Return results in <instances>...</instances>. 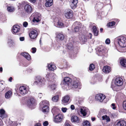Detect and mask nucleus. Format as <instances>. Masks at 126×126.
<instances>
[{
  "label": "nucleus",
  "instance_id": "f257e3e1",
  "mask_svg": "<svg viewBox=\"0 0 126 126\" xmlns=\"http://www.w3.org/2000/svg\"><path fill=\"white\" fill-rule=\"evenodd\" d=\"M123 83V79L121 78L117 77L115 79L114 83L115 85H112V87L113 90L117 91L118 90V87L122 85Z\"/></svg>",
  "mask_w": 126,
  "mask_h": 126
},
{
  "label": "nucleus",
  "instance_id": "f03ea898",
  "mask_svg": "<svg viewBox=\"0 0 126 126\" xmlns=\"http://www.w3.org/2000/svg\"><path fill=\"white\" fill-rule=\"evenodd\" d=\"M40 104L44 106L42 109V111L43 112H48L49 102L48 101L44 100L41 102Z\"/></svg>",
  "mask_w": 126,
  "mask_h": 126
},
{
  "label": "nucleus",
  "instance_id": "7ed1b4c3",
  "mask_svg": "<svg viewBox=\"0 0 126 126\" xmlns=\"http://www.w3.org/2000/svg\"><path fill=\"white\" fill-rule=\"evenodd\" d=\"M63 116V115L61 114H58L53 117V121L56 123H60L62 121Z\"/></svg>",
  "mask_w": 126,
  "mask_h": 126
},
{
  "label": "nucleus",
  "instance_id": "20e7f679",
  "mask_svg": "<svg viewBox=\"0 0 126 126\" xmlns=\"http://www.w3.org/2000/svg\"><path fill=\"white\" fill-rule=\"evenodd\" d=\"M35 81L34 82V85H37V84H41L42 83L44 84L46 81L45 80L44 78L40 76H38L36 77Z\"/></svg>",
  "mask_w": 126,
  "mask_h": 126
},
{
  "label": "nucleus",
  "instance_id": "39448f33",
  "mask_svg": "<svg viewBox=\"0 0 126 126\" xmlns=\"http://www.w3.org/2000/svg\"><path fill=\"white\" fill-rule=\"evenodd\" d=\"M54 23L55 26L57 27L61 28L64 26L61 20L58 18H56L54 19Z\"/></svg>",
  "mask_w": 126,
  "mask_h": 126
},
{
  "label": "nucleus",
  "instance_id": "423d86ee",
  "mask_svg": "<svg viewBox=\"0 0 126 126\" xmlns=\"http://www.w3.org/2000/svg\"><path fill=\"white\" fill-rule=\"evenodd\" d=\"M64 15L67 18H71L73 16V13L72 11L70 9H67L65 10Z\"/></svg>",
  "mask_w": 126,
  "mask_h": 126
},
{
  "label": "nucleus",
  "instance_id": "0eeeda50",
  "mask_svg": "<svg viewBox=\"0 0 126 126\" xmlns=\"http://www.w3.org/2000/svg\"><path fill=\"white\" fill-rule=\"evenodd\" d=\"M106 97V96L104 94L101 93L96 94L95 97V99L100 102H102Z\"/></svg>",
  "mask_w": 126,
  "mask_h": 126
},
{
  "label": "nucleus",
  "instance_id": "6e6552de",
  "mask_svg": "<svg viewBox=\"0 0 126 126\" xmlns=\"http://www.w3.org/2000/svg\"><path fill=\"white\" fill-rule=\"evenodd\" d=\"M19 91L21 94L22 95H24L28 92V89L27 87L23 86L19 87Z\"/></svg>",
  "mask_w": 126,
  "mask_h": 126
},
{
  "label": "nucleus",
  "instance_id": "1a4fd4ad",
  "mask_svg": "<svg viewBox=\"0 0 126 126\" xmlns=\"http://www.w3.org/2000/svg\"><path fill=\"white\" fill-rule=\"evenodd\" d=\"M118 43L119 45L121 47H125L126 46V39L125 38L121 37L118 39Z\"/></svg>",
  "mask_w": 126,
  "mask_h": 126
},
{
  "label": "nucleus",
  "instance_id": "9d476101",
  "mask_svg": "<svg viewBox=\"0 0 126 126\" xmlns=\"http://www.w3.org/2000/svg\"><path fill=\"white\" fill-rule=\"evenodd\" d=\"M33 17V21L34 22H38L40 21L41 15L40 14L36 13L33 14L32 15Z\"/></svg>",
  "mask_w": 126,
  "mask_h": 126
},
{
  "label": "nucleus",
  "instance_id": "9b49d317",
  "mask_svg": "<svg viewBox=\"0 0 126 126\" xmlns=\"http://www.w3.org/2000/svg\"><path fill=\"white\" fill-rule=\"evenodd\" d=\"M20 31V27L18 25H16L13 26L12 29V32L13 34H18Z\"/></svg>",
  "mask_w": 126,
  "mask_h": 126
},
{
  "label": "nucleus",
  "instance_id": "f8f14e48",
  "mask_svg": "<svg viewBox=\"0 0 126 126\" xmlns=\"http://www.w3.org/2000/svg\"><path fill=\"white\" fill-rule=\"evenodd\" d=\"M80 111L83 116H85L87 113H89V110L85 107H83L80 108Z\"/></svg>",
  "mask_w": 126,
  "mask_h": 126
},
{
  "label": "nucleus",
  "instance_id": "ddd939ff",
  "mask_svg": "<svg viewBox=\"0 0 126 126\" xmlns=\"http://www.w3.org/2000/svg\"><path fill=\"white\" fill-rule=\"evenodd\" d=\"M81 24L79 22H75L73 25V26H74V31L75 32L79 31L81 28Z\"/></svg>",
  "mask_w": 126,
  "mask_h": 126
},
{
  "label": "nucleus",
  "instance_id": "4468645a",
  "mask_svg": "<svg viewBox=\"0 0 126 126\" xmlns=\"http://www.w3.org/2000/svg\"><path fill=\"white\" fill-rule=\"evenodd\" d=\"M29 35L31 38L35 39L37 36V32L35 30H33L30 32Z\"/></svg>",
  "mask_w": 126,
  "mask_h": 126
},
{
  "label": "nucleus",
  "instance_id": "2eb2a0df",
  "mask_svg": "<svg viewBox=\"0 0 126 126\" xmlns=\"http://www.w3.org/2000/svg\"><path fill=\"white\" fill-rule=\"evenodd\" d=\"M24 8L26 12L28 14H30L32 12V8L30 5L28 4L24 6Z\"/></svg>",
  "mask_w": 126,
  "mask_h": 126
},
{
  "label": "nucleus",
  "instance_id": "dca6fc26",
  "mask_svg": "<svg viewBox=\"0 0 126 126\" xmlns=\"http://www.w3.org/2000/svg\"><path fill=\"white\" fill-rule=\"evenodd\" d=\"M70 99V97L68 95H66L63 97L62 103L63 104H67L69 103Z\"/></svg>",
  "mask_w": 126,
  "mask_h": 126
},
{
  "label": "nucleus",
  "instance_id": "f3484780",
  "mask_svg": "<svg viewBox=\"0 0 126 126\" xmlns=\"http://www.w3.org/2000/svg\"><path fill=\"white\" fill-rule=\"evenodd\" d=\"M80 86V83L78 80H74L71 84L70 86L73 88H76Z\"/></svg>",
  "mask_w": 126,
  "mask_h": 126
},
{
  "label": "nucleus",
  "instance_id": "a211bd4d",
  "mask_svg": "<svg viewBox=\"0 0 126 126\" xmlns=\"http://www.w3.org/2000/svg\"><path fill=\"white\" fill-rule=\"evenodd\" d=\"M78 2L77 0H70V5L71 8L74 9L76 8Z\"/></svg>",
  "mask_w": 126,
  "mask_h": 126
},
{
  "label": "nucleus",
  "instance_id": "6ab92c4d",
  "mask_svg": "<svg viewBox=\"0 0 126 126\" xmlns=\"http://www.w3.org/2000/svg\"><path fill=\"white\" fill-rule=\"evenodd\" d=\"M71 81V79L67 77H65L63 79V83L64 84L69 85L70 84Z\"/></svg>",
  "mask_w": 126,
  "mask_h": 126
},
{
  "label": "nucleus",
  "instance_id": "aec40b11",
  "mask_svg": "<svg viewBox=\"0 0 126 126\" xmlns=\"http://www.w3.org/2000/svg\"><path fill=\"white\" fill-rule=\"evenodd\" d=\"M64 37V36L63 34L60 33L57 35L56 39L58 42H60L63 40Z\"/></svg>",
  "mask_w": 126,
  "mask_h": 126
},
{
  "label": "nucleus",
  "instance_id": "412c9836",
  "mask_svg": "<svg viewBox=\"0 0 126 126\" xmlns=\"http://www.w3.org/2000/svg\"><path fill=\"white\" fill-rule=\"evenodd\" d=\"M71 121L72 122H73L75 123H78L79 122V119L78 117L74 115L73 116L71 117Z\"/></svg>",
  "mask_w": 126,
  "mask_h": 126
},
{
  "label": "nucleus",
  "instance_id": "4be33fe9",
  "mask_svg": "<svg viewBox=\"0 0 126 126\" xmlns=\"http://www.w3.org/2000/svg\"><path fill=\"white\" fill-rule=\"evenodd\" d=\"M97 50L98 53L100 55L104 52L103 47L102 46H100L97 48Z\"/></svg>",
  "mask_w": 126,
  "mask_h": 126
},
{
  "label": "nucleus",
  "instance_id": "5701e85b",
  "mask_svg": "<svg viewBox=\"0 0 126 126\" xmlns=\"http://www.w3.org/2000/svg\"><path fill=\"white\" fill-rule=\"evenodd\" d=\"M103 70L105 73H108L110 71L111 68L110 67L106 66L104 67Z\"/></svg>",
  "mask_w": 126,
  "mask_h": 126
},
{
  "label": "nucleus",
  "instance_id": "b1692460",
  "mask_svg": "<svg viewBox=\"0 0 126 126\" xmlns=\"http://www.w3.org/2000/svg\"><path fill=\"white\" fill-rule=\"evenodd\" d=\"M21 55L28 60H30L31 59V56L27 53L22 52L21 53Z\"/></svg>",
  "mask_w": 126,
  "mask_h": 126
},
{
  "label": "nucleus",
  "instance_id": "393cba45",
  "mask_svg": "<svg viewBox=\"0 0 126 126\" xmlns=\"http://www.w3.org/2000/svg\"><path fill=\"white\" fill-rule=\"evenodd\" d=\"M117 126H126V122L124 120H121L118 122Z\"/></svg>",
  "mask_w": 126,
  "mask_h": 126
},
{
  "label": "nucleus",
  "instance_id": "a878e982",
  "mask_svg": "<svg viewBox=\"0 0 126 126\" xmlns=\"http://www.w3.org/2000/svg\"><path fill=\"white\" fill-rule=\"evenodd\" d=\"M49 85L48 87L49 88L52 90L54 89H55L56 86L54 82H49Z\"/></svg>",
  "mask_w": 126,
  "mask_h": 126
},
{
  "label": "nucleus",
  "instance_id": "bb28decb",
  "mask_svg": "<svg viewBox=\"0 0 126 126\" xmlns=\"http://www.w3.org/2000/svg\"><path fill=\"white\" fill-rule=\"evenodd\" d=\"M53 4V0H47L45 4L46 7H50Z\"/></svg>",
  "mask_w": 126,
  "mask_h": 126
},
{
  "label": "nucleus",
  "instance_id": "cd10ccee",
  "mask_svg": "<svg viewBox=\"0 0 126 126\" xmlns=\"http://www.w3.org/2000/svg\"><path fill=\"white\" fill-rule=\"evenodd\" d=\"M48 68L50 70L53 71L56 69V66L51 64H49L48 65Z\"/></svg>",
  "mask_w": 126,
  "mask_h": 126
},
{
  "label": "nucleus",
  "instance_id": "c85d7f7f",
  "mask_svg": "<svg viewBox=\"0 0 126 126\" xmlns=\"http://www.w3.org/2000/svg\"><path fill=\"white\" fill-rule=\"evenodd\" d=\"M12 93L11 91H7L5 94V98L8 99L10 98L12 95Z\"/></svg>",
  "mask_w": 126,
  "mask_h": 126
},
{
  "label": "nucleus",
  "instance_id": "c756f323",
  "mask_svg": "<svg viewBox=\"0 0 126 126\" xmlns=\"http://www.w3.org/2000/svg\"><path fill=\"white\" fill-rule=\"evenodd\" d=\"M93 32L94 34V35L95 36H97L98 35V31L97 30L96 27L94 26L93 27Z\"/></svg>",
  "mask_w": 126,
  "mask_h": 126
},
{
  "label": "nucleus",
  "instance_id": "7c9ffc66",
  "mask_svg": "<svg viewBox=\"0 0 126 126\" xmlns=\"http://www.w3.org/2000/svg\"><path fill=\"white\" fill-rule=\"evenodd\" d=\"M34 102V99L33 98H31L29 99L28 101L27 104L28 105L30 106L32 105Z\"/></svg>",
  "mask_w": 126,
  "mask_h": 126
},
{
  "label": "nucleus",
  "instance_id": "2f4dec72",
  "mask_svg": "<svg viewBox=\"0 0 126 126\" xmlns=\"http://www.w3.org/2000/svg\"><path fill=\"white\" fill-rule=\"evenodd\" d=\"M59 96L58 95H56L52 97L51 100L53 102H57L59 99Z\"/></svg>",
  "mask_w": 126,
  "mask_h": 126
},
{
  "label": "nucleus",
  "instance_id": "473e14b6",
  "mask_svg": "<svg viewBox=\"0 0 126 126\" xmlns=\"http://www.w3.org/2000/svg\"><path fill=\"white\" fill-rule=\"evenodd\" d=\"M106 112V110L104 109H101L99 111L98 114V115H99L100 117L103 114H105Z\"/></svg>",
  "mask_w": 126,
  "mask_h": 126
},
{
  "label": "nucleus",
  "instance_id": "72a5a7b5",
  "mask_svg": "<svg viewBox=\"0 0 126 126\" xmlns=\"http://www.w3.org/2000/svg\"><path fill=\"white\" fill-rule=\"evenodd\" d=\"M120 63L121 65L124 66H126V60L123 59L121 60Z\"/></svg>",
  "mask_w": 126,
  "mask_h": 126
},
{
  "label": "nucleus",
  "instance_id": "f704fd0d",
  "mask_svg": "<svg viewBox=\"0 0 126 126\" xmlns=\"http://www.w3.org/2000/svg\"><path fill=\"white\" fill-rule=\"evenodd\" d=\"M102 120H106L108 122H109L110 120L109 117L106 115H103L102 117Z\"/></svg>",
  "mask_w": 126,
  "mask_h": 126
},
{
  "label": "nucleus",
  "instance_id": "c9c22d12",
  "mask_svg": "<svg viewBox=\"0 0 126 126\" xmlns=\"http://www.w3.org/2000/svg\"><path fill=\"white\" fill-rule=\"evenodd\" d=\"M67 48L69 50H72L73 48V46L71 43H69L67 45Z\"/></svg>",
  "mask_w": 126,
  "mask_h": 126
},
{
  "label": "nucleus",
  "instance_id": "e433bc0d",
  "mask_svg": "<svg viewBox=\"0 0 126 126\" xmlns=\"http://www.w3.org/2000/svg\"><path fill=\"white\" fill-rule=\"evenodd\" d=\"M14 8L12 6H8L7 8V10L9 12H13L14 11Z\"/></svg>",
  "mask_w": 126,
  "mask_h": 126
},
{
  "label": "nucleus",
  "instance_id": "4c0bfd02",
  "mask_svg": "<svg viewBox=\"0 0 126 126\" xmlns=\"http://www.w3.org/2000/svg\"><path fill=\"white\" fill-rule=\"evenodd\" d=\"M5 113V111L3 109L0 110V117L1 118L4 117V115Z\"/></svg>",
  "mask_w": 126,
  "mask_h": 126
},
{
  "label": "nucleus",
  "instance_id": "58836bf2",
  "mask_svg": "<svg viewBox=\"0 0 126 126\" xmlns=\"http://www.w3.org/2000/svg\"><path fill=\"white\" fill-rule=\"evenodd\" d=\"M83 126H90V124L89 122L86 121L83 122Z\"/></svg>",
  "mask_w": 126,
  "mask_h": 126
},
{
  "label": "nucleus",
  "instance_id": "ea45409f",
  "mask_svg": "<svg viewBox=\"0 0 126 126\" xmlns=\"http://www.w3.org/2000/svg\"><path fill=\"white\" fill-rule=\"evenodd\" d=\"M95 68V66L94 64H90L89 67V70L90 71H92Z\"/></svg>",
  "mask_w": 126,
  "mask_h": 126
},
{
  "label": "nucleus",
  "instance_id": "a19ab883",
  "mask_svg": "<svg viewBox=\"0 0 126 126\" xmlns=\"http://www.w3.org/2000/svg\"><path fill=\"white\" fill-rule=\"evenodd\" d=\"M8 43L10 46H11L14 44V43L11 39H9L8 41Z\"/></svg>",
  "mask_w": 126,
  "mask_h": 126
},
{
  "label": "nucleus",
  "instance_id": "79ce46f5",
  "mask_svg": "<svg viewBox=\"0 0 126 126\" xmlns=\"http://www.w3.org/2000/svg\"><path fill=\"white\" fill-rule=\"evenodd\" d=\"M115 23L114 21H112L108 23V26H112L115 25Z\"/></svg>",
  "mask_w": 126,
  "mask_h": 126
},
{
  "label": "nucleus",
  "instance_id": "37998d69",
  "mask_svg": "<svg viewBox=\"0 0 126 126\" xmlns=\"http://www.w3.org/2000/svg\"><path fill=\"white\" fill-rule=\"evenodd\" d=\"M123 109L124 110H126V100L124 101L123 104Z\"/></svg>",
  "mask_w": 126,
  "mask_h": 126
},
{
  "label": "nucleus",
  "instance_id": "c03bdc74",
  "mask_svg": "<svg viewBox=\"0 0 126 126\" xmlns=\"http://www.w3.org/2000/svg\"><path fill=\"white\" fill-rule=\"evenodd\" d=\"M54 74H50L49 73H48L47 75H46V77L47 78H48L47 79V80H48V79L50 78L51 76H54Z\"/></svg>",
  "mask_w": 126,
  "mask_h": 126
},
{
  "label": "nucleus",
  "instance_id": "a18cd8bd",
  "mask_svg": "<svg viewBox=\"0 0 126 126\" xmlns=\"http://www.w3.org/2000/svg\"><path fill=\"white\" fill-rule=\"evenodd\" d=\"M67 109L66 108H62L61 109V110L63 112H66Z\"/></svg>",
  "mask_w": 126,
  "mask_h": 126
},
{
  "label": "nucleus",
  "instance_id": "49530a36",
  "mask_svg": "<svg viewBox=\"0 0 126 126\" xmlns=\"http://www.w3.org/2000/svg\"><path fill=\"white\" fill-rule=\"evenodd\" d=\"M110 41L109 39H107L105 41V43L107 44H109L110 43Z\"/></svg>",
  "mask_w": 126,
  "mask_h": 126
},
{
  "label": "nucleus",
  "instance_id": "de8ad7c7",
  "mask_svg": "<svg viewBox=\"0 0 126 126\" xmlns=\"http://www.w3.org/2000/svg\"><path fill=\"white\" fill-rule=\"evenodd\" d=\"M111 107L112 109L115 110L116 109V107L115 106V104L114 103H112L111 105Z\"/></svg>",
  "mask_w": 126,
  "mask_h": 126
},
{
  "label": "nucleus",
  "instance_id": "09e8293b",
  "mask_svg": "<svg viewBox=\"0 0 126 126\" xmlns=\"http://www.w3.org/2000/svg\"><path fill=\"white\" fill-rule=\"evenodd\" d=\"M43 124L44 126H47L48 125V123L47 121H45L43 122Z\"/></svg>",
  "mask_w": 126,
  "mask_h": 126
},
{
  "label": "nucleus",
  "instance_id": "8fccbe9b",
  "mask_svg": "<svg viewBox=\"0 0 126 126\" xmlns=\"http://www.w3.org/2000/svg\"><path fill=\"white\" fill-rule=\"evenodd\" d=\"M28 25V23L26 22H24L23 24V26L25 27H26Z\"/></svg>",
  "mask_w": 126,
  "mask_h": 126
},
{
  "label": "nucleus",
  "instance_id": "3c124183",
  "mask_svg": "<svg viewBox=\"0 0 126 126\" xmlns=\"http://www.w3.org/2000/svg\"><path fill=\"white\" fill-rule=\"evenodd\" d=\"M36 48L35 47H33L32 48V53H34L36 51Z\"/></svg>",
  "mask_w": 126,
  "mask_h": 126
},
{
  "label": "nucleus",
  "instance_id": "603ef678",
  "mask_svg": "<svg viewBox=\"0 0 126 126\" xmlns=\"http://www.w3.org/2000/svg\"><path fill=\"white\" fill-rule=\"evenodd\" d=\"M64 126H71L67 122H65L64 124Z\"/></svg>",
  "mask_w": 126,
  "mask_h": 126
},
{
  "label": "nucleus",
  "instance_id": "864d4df0",
  "mask_svg": "<svg viewBox=\"0 0 126 126\" xmlns=\"http://www.w3.org/2000/svg\"><path fill=\"white\" fill-rule=\"evenodd\" d=\"M43 94L42 93H39L38 94V96L40 98H41Z\"/></svg>",
  "mask_w": 126,
  "mask_h": 126
},
{
  "label": "nucleus",
  "instance_id": "5fc2aeb1",
  "mask_svg": "<svg viewBox=\"0 0 126 126\" xmlns=\"http://www.w3.org/2000/svg\"><path fill=\"white\" fill-rule=\"evenodd\" d=\"M24 40V37H21L20 38V41H22Z\"/></svg>",
  "mask_w": 126,
  "mask_h": 126
},
{
  "label": "nucleus",
  "instance_id": "6e6d98bb",
  "mask_svg": "<svg viewBox=\"0 0 126 126\" xmlns=\"http://www.w3.org/2000/svg\"><path fill=\"white\" fill-rule=\"evenodd\" d=\"M71 108L72 110L74 109L75 108L74 106L73 105H71Z\"/></svg>",
  "mask_w": 126,
  "mask_h": 126
},
{
  "label": "nucleus",
  "instance_id": "4d7b16f0",
  "mask_svg": "<svg viewBox=\"0 0 126 126\" xmlns=\"http://www.w3.org/2000/svg\"><path fill=\"white\" fill-rule=\"evenodd\" d=\"M31 2H35L36 1V0H29Z\"/></svg>",
  "mask_w": 126,
  "mask_h": 126
},
{
  "label": "nucleus",
  "instance_id": "13d9d810",
  "mask_svg": "<svg viewBox=\"0 0 126 126\" xmlns=\"http://www.w3.org/2000/svg\"><path fill=\"white\" fill-rule=\"evenodd\" d=\"M89 38H90V39H91L92 38V34L90 33H89Z\"/></svg>",
  "mask_w": 126,
  "mask_h": 126
},
{
  "label": "nucleus",
  "instance_id": "bf43d9fd",
  "mask_svg": "<svg viewBox=\"0 0 126 126\" xmlns=\"http://www.w3.org/2000/svg\"><path fill=\"white\" fill-rule=\"evenodd\" d=\"M35 126H41V125L40 123H38L36 124Z\"/></svg>",
  "mask_w": 126,
  "mask_h": 126
},
{
  "label": "nucleus",
  "instance_id": "052dcab7",
  "mask_svg": "<svg viewBox=\"0 0 126 126\" xmlns=\"http://www.w3.org/2000/svg\"><path fill=\"white\" fill-rule=\"evenodd\" d=\"M92 120V121H94L95 120V117H92L91 118Z\"/></svg>",
  "mask_w": 126,
  "mask_h": 126
},
{
  "label": "nucleus",
  "instance_id": "680f3d73",
  "mask_svg": "<svg viewBox=\"0 0 126 126\" xmlns=\"http://www.w3.org/2000/svg\"><path fill=\"white\" fill-rule=\"evenodd\" d=\"M12 79V77H10V78L9 79V81L11 82V80Z\"/></svg>",
  "mask_w": 126,
  "mask_h": 126
},
{
  "label": "nucleus",
  "instance_id": "e2e57ef3",
  "mask_svg": "<svg viewBox=\"0 0 126 126\" xmlns=\"http://www.w3.org/2000/svg\"><path fill=\"white\" fill-rule=\"evenodd\" d=\"M103 30V29L102 28H100V31L101 32H102Z\"/></svg>",
  "mask_w": 126,
  "mask_h": 126
},
{
  "label": "nucleus",
  "instance_id": "0e129e2a",
  "mask_svg": "<svg viewBox=\"0 0 126 126\" xmlns=\"http://www.w3.org/2000/svg\"><path fill=\"white\" fill-rule=\"evenodd\" d=\"M2 67L0 68V72H2Z\"/></svg>",
  "mask_w": 126,
  "mask_h": 126
},
{
  "label": "nucleus",
  "instance_id": "69168bd1",
  "mask_svg": "<svg viewBox=\"0 0 126 126\" xmlns=\"http://www.w3.org/2000/svg\"><path fill=\"white\" fill-rule=\"evenodd\" d=\"M86 40H87V39H85L84 40V41H86Z\"/></svg>",
  "mask_w": 126,
  "mask_h": 126
}]
</instances>
